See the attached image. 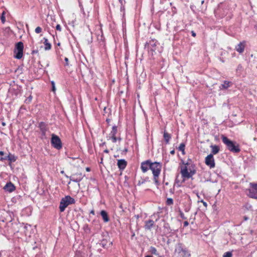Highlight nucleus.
I'll use <instances>...</instances> for the list:
<instances>
[{"label": "nucleus", "instance_id": "39448f33", "mask_svg": "<svg viewBox=\"0 0 257 257\" xmlns=\"http://www.w3.org/2000/svg\"><path fill=\"white\" fill-rule=\"evenodd\" d=\"M75 203V199L70 196H66L63 198L60 202L59 209L61 212L64 211L66 208L70 204Z\"/></svg>", "mask_w": 257, "mask_h": 257}, {"label": "nucleus", "instance_id": "de8ad7c7", "mask_svg": "<svg viewBox=\"0 0 257 257\" xmlns=\"http://www.w3.org/2000/svg\"><path fill=\"white\" fill-rule=\"evenodd\" d=\"M146 257H153L151 255H146Z\"/></svg>", "mask_w": 257, "mask_h": 257}, {"label": "nucleus", "instance_id": "8fccbe9b", "mask_svg": "<svg viewBox=\"0 0 257 257\" xmlns=\"http://www.w3.org/2000/svg\"><path fill=\"white\" fill-rule=\"evenodd\" d=\"M102 161H103V158H101V162H100L101 163L102 162Z\"/></svg>", "mask_w": 257, "mask_h": 257}, {"label": "nucleus", "instance_id": "4be33fe9", "mask_svg": "<svg viewBox=\"0 0 257 257\" xmlns=\"http://www.w3.org/2000/svg\"><path fill=\"white\" fill-rule=\"evenodd\" d=\"M174 203V201L173 199L171 198H169L167 199V200L166 201V204L168 206L172 205Z\"/></svg>", "mask_w": 257, "mask_h": 257}, {"label": "nucleus", "instance_id": "37998d69", "mask_svg": "<svg viewBox=\"0 0 257 257\" xmlns=\"http://www.w3.org/2000/svg\"><path fill=\"white\" fill-rule=\"evenodd\" d=\"M86 170L87 172H89L90 171V169L89 168L87 167V168H86Z\"/></svg>", "mask_w": 257, "mask_h": 257}, {"label": "nucleus", "instance_id": "1a4fd4ad", "mask_svg": "<svg viewBox=\"0 0 257 257\" xmlns=\"http://www.w3.org/2000/svg\"><path fill=\"white\" fill-rule=\"evenodd\" d=\"M117 133V127L116 126H113L112 127L111 132L109 133L107 136V140H111L112 142L114 143L117 141H120L121 140L120 137H117L116 134Z\"/></svg>", "mask_w": 257, "mask_h": 257}, {"label": "nucleus", "instance_id": "7c9ffc66", "mask_svg": "<svg viewBox=\"0 0 257 257\" xmlns=\"http://www.w3.org/2000/svg\"><path fill=\"white\" fill-rule=\"evenodd\" d=\"M8 160V156H5V157H0V161H4L5 160Z\"/></svg>", "mask_w": 257, "mask_h": 257}, {"label": "nucleus", "instance_id": "49530a36", "mask_svg": "<svg viewBox=\"0 0 257 257\" xmlns=\"http://www.w3.org/2000/svg\"><path fill=\"white\" fill-rule=\"evenodd\" d=\"M254 29L257 30V24L254 26Z\"/></svg>", "mask_w": 257, "mask_h": 257}, {"label": "nucleus", "instance_id": "2f4dec72", "mask_svg": "<svg viewBox=\"0 0 257 257\" xmlns=\"http://www.w3.org/2000/svg\"><path fill=\"white\" fill-rule=\"evenodd\" d=\"M56 30L61 32V27L60 25L57 24V26H56Z\"/></svg>", "mask_w": 257, "mask_h": 257}, {"label": "nucleus", "instance_id": "a19ab883", "mask_svg": "<svg viewBox=\"0 0 257 257\" xmlns=\"http://www.w3.org/2000/svg\"><path fill=\"white\" fill-rule=\"evenodd\" d=\"M4 155V152L3 151H0V155L3 156Z\"/></svg>", "mask_w": 257, "mask_h": 257}, {"label": "nucleus", "instance_id": "a211bd4d", "mask_svg": "<svg viewBox=\"0 0 257 257\" xmlns=\"http://www.w3.org/2000/svg\"><path fill=\"white\" fill-rule=\"evenodd\" d=\"M166 144H168L171 139V135L166 132H164L163 135Z\"/></svg>", "mask_w": 257, "mask_h": 257}, {"label": "nucleus", "instance_id": "864d4df0", "mask_svg": "<svg viewBox=\"0 0 257 257\" xmlns=\"http://www.w3.org/2000/svg\"><path fill=\"white\" fill-rule=\"evenodd\" d=\"M60 43H59L58 44V46H60Z\"/></svg>", "mask_w": 257, "mask_h": 257}, {"label": "nucleus", "instance_id": "72a5a7b5", "mask_svg": "<svg viewBox=\"0 0 257 257\" xmlns=\"http://www.w3.org/2000/svg\"><path fill=\"white\" fill-rule=\"evenodd\" d=\"M182 253H183V255L185 256H190V254L188 252L187 250H186V252H182Z\"/></svg>", "mask_w": 257, "mask_h": 257}, {"label": "nucleus", "instance_id": "09e8293b", "mask_svg": "<svg viewBox=\"0 0 257 257\" xmlns=\"http://www.w3.org/2000/svg\"><path fill=\"white\" fill-rule=\"evenodd\" d=\"M197 197H198V198H200V196H199V195H198V193H197Z\"/></svg>", "mask_w": 257, "mask_h": 257}, {"label": "nucleus", "instance_id": "c756f323", "mask_svg": "<svg viewBox=\"0 0 257 257\" xmlns=\"http://www.w3.org/2000/svg\"><path fill=\"white\" fill-rule=\"evenodd\" d=\"M180 216L183 219H186L187 218L185 216L184 214L182 212H180Z\"/></svg>", "mask_w": 257, "mask_h": 257}, {"label": "nucleus", "instance_id": "b1692460", "mask_svg": "<svg viewBox=\"0 0 257 257\" xmlns=\"http://www.w3.org/2000/svg\"><path fill=\"white\" fill-rule=\"evenodd\" d=\"M176 251H177V249H176ZM177 251L179 253H181V252H186V249H184L183 248L182 246H181V244H180L179 247L177 249Z\"/></svg>", "mask_w": 257, "mask_h": 257}, {"label": "nucleus", "instance_id": "9d476101", "mask_svg": "<svg viewBox=\"0 0 257 257\" xmlns=\"http://www.w3.org/2000/svg\"><path fill=\"white\" fill-rule=\"evenodd\" d=\"M205 164L210 169L214 168L215 166V160L213 154H209L205 159Z\"/></svg>", "mask_w": 257, "mask_h": 257}, {"label": "nucleus", "instance_id": "0eeeda50", "mask_svg": "<svg viewBox=\"0 0 257 257\" xmlns=\"http://www.w3.org/2000/svg\"><path fill=\"white\" fill-rule=\"evenodd\" d=\"M24 44L22 42H19L16 44L14 49V57L18 59H21L23 56Z\"/></svg>", "mask_w": 257, "mask_h": 257}, {"label": "nucleus", "instance_id": "ddd939ff", "mask_svg": "<svg viewBox=\"0 0 257 257\" xmlns=\"http://www.w3.org/2000/svg\"><path fill=\"white\" fill-rule=\"evenodd\" d=\"M4 189L6 191H8L9 192H12L15 190L16 187L12 182H10L6 184V185L4 187Z\"/></svg>", "mask_w": 257, "mask_h": 257}, {"label": "nucleus", "instance_id": "cd10ccee", "mask_svg": "<svg viewBox=\"0 0 257 257\" xmlns=\"http://www.w3.org/2000/svg\"><path fill=\"white\" fill-rule=\"evenodd\" d=\"M4 15H5V13L4 12L2 14V15L1 16V20H2V23L4 24L5 21H6V19H5V17L4 16Z\"/></svg>", "mask_w": 257, "mask_h": 257}, {"label": "nucleus", "instance_id": "603ef678", "mask_svg": "<svg viewBox=\"0 0 257 257\" xmlns=\"http://www.w3.org/2000/svg\"><path fill=\"white\" fill-rule=\"evenodd\" d=\"M204 3V1H202L201 4H203Z\"/></svg>", "mask_w": 257, "mask_h": 257}, {"label": "nucleus", "instance_id": "20e7f679", "mask_svg": "<svg viewBox=\"0 0 257 257\" xmlns=\"http://www.w3.org/2000/svg\"><path fill=\"white\" fill-rule=\"evenodd\" d=\"M221 139L222 142L226 146L227 149L231 152L233 153H239L240 151L239 146L238 144L236 145V143L229 139L226 137L222 135L221 136Z\"/></svg>", "mask_w": 257, "mask_h": 257}, {"label": "nucleus", "instance_id": "423d86ee", "mask_svg": "<svg viewBox=\"0 0 257 257\" xmlns=\"http://www.w3.org/2000/svg\"><path fill=\"white\" fill-rule=\"evenodd\" d=\"M249 186L246 190L247 195L250 198L257 199V183H250Z\"/></svg>", "mask_w": 257, "mask_h": 257}, {"label": "nucleus", "instance_id": "bb28decb", "mask_svg": "<svg viewBox=\"0 0 257 257\" xmlns=\"http://www.w3.org/2000/svg\"><path fill=\"white\" fill-rule=\"evenodd\" d=\"M42 31V29L40 27H37L35 30V32L37 33V34H39L40 33H41Z\"/></svg>", "mask_w": 257, "mask_h": 257}, {"label": "nucleus", "instance_id": "5701e85b", "mask_svg": "<svg viewBox=\"0 0 257 257\" xmlns=\"http://www.w3.org/2000/svg\"><path fill=\"white\" fill-rule=\"evenodd\" d=\"M150 251L152 254H156V255L158 254V253H157L156 248L154 247H153V246L151 247Z\"/></svg>", "mask_w": 257, "mask_h": 257}, {"label": "nucleus", "instance_id": "ea45409f", "mask_svg": "<svg viewBox=\"0 0 257 257\" xmlns=\"http://www.w3.org/2000/svg\"><path fill=\"white\" fill-rule=\"evenodd\" d=\"M192 36L193 37H195L196 36V34L195 33H194L193 31L192 32Z\"/></svg>", "mask_w": 257, "mask_h": 257}, {"label": "nucleus", "instance_id": "c03bdc74", "mask_svg": "<svg viewBox=\"0 0 257 257\" xmlns=\"http://www.w3.org/2000/svg\"><path fill=\"white\" fill-rule=\"evenodd\" d=\"M29 98V100L31 101L32 100V96H30Z\"/></svg>", "mask_w": 257, "mask_h": 257}, {"label": "nucleus", "instance_id": "412c9836", "mask_svg": "<svg viewBox=\"0 0 257 257\" xmlns=\"http://www.w3.org/2000/svg\"><path fill=\"white\" fill-rule=\"evenodd\" d=\"M185 145L184 143H181L178 147V150L182 152V155L185 154Z\"/></svg>", "mask_w": 257, "mask_h": 257}, {"label": "nucleus", "instance_id": "4c0bfd02", "mask_svg": "<svg viewBox=\"0 0 257 257\" xmlns=\"http://www.w3.org/2000/svg\"><path fill=\"white\" fill-rule=\"evenodd\" d=\"M90 213H91V214H92V215H94V214H95L94 210H92L90 211Z\"/></svg>", "mask_w": 257, "mask_h": 257}, {"label": "nucleus", "instance_id": "79ce46f5", "mask_svg": "<svg viewBox=\"0 0 257 257\" xmlns=\"http://www.w3.org/2000/svg\"><path fill=\"white\" fill-rule=\"evenodd\" d=\"M104 153H108L109 151H108L107 149H105V150L104 151Z\"/></svg>", "mask_w": 257, "mask_h": 257}, {"label": "nucleus", "instance_id": "f3484780", "mask_svg": "<svg viewBox=\"0 0 257 257\" xmlns=\"http://www.w3.org/2000/svg\"><path fill=\"white\" fill-rule=\"evenodd\" d=\"M211 154L213 155L217 154L219 151V148L218 146L216 145H212L211 146Z\"/></svg>", "mask_w": 257, "mask_h": 257}, {"label": "nucleus", "instance_id": "9b49d317", "mask_svg": "<svg viewBox=\"0 0 257 257\" xmlns=\"http://www.w3.org/2000/svg\"><path fill=\"white\" fill-rule=\"evenodd\" d=\"M82 178V174L80 173L73 174L70 177V180L74 182H79Z\"/></svg>", "mask_w": 257, "mask_h": 257}, {"label": "nucleus", "instance_id": "dca6fc26", "mask_svg": "<svg viewBox=\"0 0 257 257\" xmlns=\"http://www.w3.org/2000/svg\"><path fill=\"white\" fill-rule=\"evenodd\" d=\"M43 40L44 41L43 43L45 46V50L47 51L50 50L51 49L52 46L51 44L49 42L48 40L46 38H44Z\"/></svg>", "mask_w": 257, "mask_h": 257}, {"label": "nucleus", "instance_id": "58836bf2", "mask_svg": "<svg viewBox=\"0 0 257 257\" xmlns=\"http://www.w3.org/2000/svg\"><path fill=\"white\" fill-rule=\"evenodd\" d=\"M243 219H244V220H248V218L247 216H244L243 217Z\"/></svg>", "mask_w": 257, "mask_h": 257}, {"label": "nucleus", "instance_id": "6ab92c4d", "mask_svg": "<svg viewBox=\"0 0 257 257\" xmlns=\"http://www.w3.org/2000/svg\"><path fill=\"white\" fill-rule=\"evenodd\" d=\"M8 160L11 162H15L17 159V157H16L14 155L9 154V155H8Z\"/></svg>", "mask_w": 257, "mask_h": 257}, {"label": "nucleus", "instance_id": "f257e3e1", "mask_svg": "<svg viewBox=\"0 0 257 257\" xmlns=\"http://www.w3.org/2000/svg\"><path fill=\"white\" fill-rule=\"evenodd\" d=\"M185 162L183 160L181 161L180 165V173L182 178L185 179H189L193 177L196 173V167L191 160Z\"/></svg>", "mask_w": 257, "mask_h": 257}, {"label": "nucleus", "instance_id": "c9c22d12", "mask_svg": "<svg viewBox=\"0 0 257 257\" xmlns=\"http://www.w3.org/2000/svg\"><path fill=\"white\" fill-rule=\"evenodd\" d=\"M184 227H186L189 225V223L187 221H185L183 223Z\"/></svg>", "mask_w": 257, "mask_h": 257}, {"label": "nucleus", "instance_id": "f8f14e48", "mask_svg": "<svg viewBox=\"0 0 257 257\" xmlns=\"http://www.w3.org/2000/svg\"><path fill=\"white\" fill-rule=\"evenodd\" d=\"M245 45L246 42L245 41L241 42L237 45V46H236L235 50L239 53H242L244 50Z\"/></svg>", "mask_w": 257, "mask_h": 257}, {"label": "nucleus", "instance_id": "473e14b6", "mask_svg": "<svg viewBox=\"0 0 257 257\" xmlns=\"http://www.w3.org/2000/svg\"><path fill=\"white\" fill-rule=\"evenodd\" d=\"M64 60H65V66H68L69 65V59L67 57H65V59H64Z\"/></svg>", "mask_w": 257, "mask_h": 257}, {"label": "nucleus", "instance_id": "e433bc0d", "mask_svg": "<svg viewBox=\"0 0 257 257\" xmlns=\"http://www.w3.org/2000/svg\"><path fill=\"white\" fill-rule=\"evenodd\" d=\"M170 154L172 155H174L175 154V150L173 149V150L171 151Z\"/></svg>", "mask_w": 257, "mask_h": 257}, {"label": "nucleus", "instance_id": "c85d7f7f", "mask_svg": "<svg viewBox=\"0 0 257 257\" xmlns=\"http://www.w3.org/2000/svg\"><path fill=\"white\" fill-rule=\"evenodd\" d=\"M141 168L143 172H145V162H143L141 163Z\"/></svg>", "mask_w": 257, "mask_h": 257}, {"label": "nucleus", "instance_id": "f03ea898", "mask_svg": "<svg viewBox=\"0 0 257 257\" xmlns=\"http://www.w3.org/2000/svg\"><path fill=\"white\" fill-rule=\"evenodd\" d=\"M231 12L230 5L228 2L220 3L214 11L215 16L220 18H224L227 15L230 17Z\"/></svg>", "mask_w": 257, "mask_h": 257}, {"label": "nucleus", "instance_id": "a18cd8bd", "mask_svg": "<svg viewBox=\"0 0 257 257\" xmlns=\"http://www.w3.org/2000/svg\"><path fill=\"white\" fill-rule=\"evenodd\" d=\"M123 152H127V149L126 148H125L124 150H123Z\"/></svg>", "mask_w": 257, "mask_h": 257}, {"label": "nucleus", "instance_id": "7ed1b4c3", "mask_svg": "<svg viewBox=\"0 0 257 257\" xmlns=\"http://www.w3.org/2000/svg\"><path fill=\"white\" fill-rule=\"evenodd\" d=\"M146 165H148L150 169L152 170L155 182L156 184L159 183L158 178L160 174L162 165L158 162L152 163L151 161H146Z\"/></svg>", "mask_w": 257, "mask_h": 257}, {"label": "nucleus", "instance_id": "4468645a", "mask_svg": "<svg viewBox=\"0 0 257 257\" xmlns=\"http://www.w3.org/2000/svg\"><path fill=\"white\" fill-rule=\"evenodd\" d=\"M117 164L119 170H123L127 165V162L124 159H120L117 161Z\"/></svg>", "mask_w": 257, "mask_h": 257}, {"label": "nucleus", "instance_id": "3c124183", "mask_svg": "<svg viewBox=\"0 0 257 257\" xmlns=\"http://www.w3.org/2000/svg\"><path fill=\"white\" fill-rule=\"evenodd\" d=\"M53 91L55 90V87H54V86H53Z\"/></svg>", "mask_w": 257, "mask_h": 257}, {"label": "nucleus", "instance_id": "aec40b11", "mask_svg": "<svg viewBox=\"0 0 257 257\" xmlns=\"http://www.w3.org/2000/svg\"><path fill=\"white\" fill-rule=\"evenodd\" d=\"M231 82L228 81H224L221 86L224 89H227L230 86Z\"/></svg>", "mask_w": 257, "mask_h": 257}, {"label": "nucleus", "instance_id": "2eb2a0df", "mask_svg": "<svg viewBox=\"0 0 257 257\" xmlns=\"http://www.w3.org/2000/svg\"><path fill=\"white\" fill-rule=\"evenodd\" d=\"M100 215H101L104 222H107L109 221V218L106 211L101 210L100 212Z\"/></svg>", "mask_w": 257, "mask_h": 257}, {"label": "nucleus", "instance_id": "6e6552de", "mask_svg": "<svg viewBox=\"0 0 257 257\" xmlns=\"http://www.w3.org/2000/svg\"><path fill=\"white\" fill-rule=\"evenodd\" d=\"M51 143L55 149L59 150L62 148V143L61 139L58 136L54 134H52Z\"/></svg>", "mask_w": 257, "mask_h": 257}, {"label": "nucleus", "instance_id": "393cba45", "mask_svg": "<svg viewBox=\"0 0 257 257\" xmlns=\"http://www.w3.org/2000/svg\"><path fill=\"white\" fill-rule=\"evenodd\" d=\"M232 254L230 251L226 252L223 255V257H232Z\"/></svg>", "mask_w": 257, "mask_h": 257}, {"label": "nucleus", "instance_id": "a878e982", "mask_svg": "<svg viewBox=\"0 0 257 257\" xmlns=\"http://www.w3.org/2000/svg\"><path fill=\"white\" fill-rule=\"evenodd\" d=\"M154 224V221L152 220H149L146 223V226H147L149 227L153 226Z\"/></svg>", "mask_w": 257, "mask_h": 257}, {"label": "nucleus", "instance_id": "f704fd0d", "mask_svg": "<svg viewBox=\"0 0 257 257\" xmlns=\"http://www.w3.org/2000/svg\"><path fill=\"white\" fill-rule=\"evenodd\" d=\"M198 202H200L201 203H202L203 205H204V206H205V207H206L207 206V204L206 202L204 201L203 200H201L200 201L198 200Z\"/></svg>", "mask_w": 257, "mask_h": 257}]
</instances>
